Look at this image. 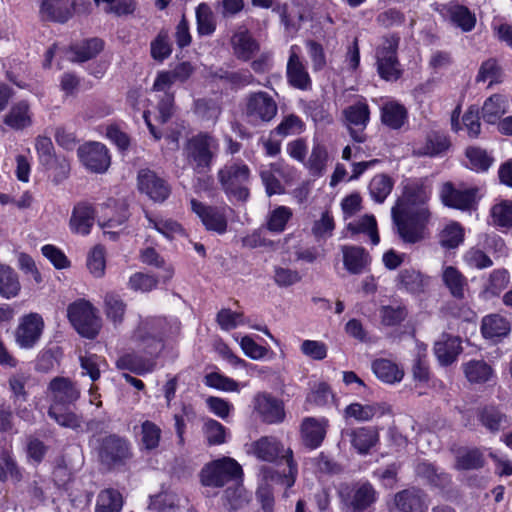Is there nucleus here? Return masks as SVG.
<instances>
[{
    "label": "nucleus",
    "mask_w": 512,
    "mask_h": 512,
    "mask_svg": "<svg viewBox=\"0 0 512 512\" xmlns=\"http://www.w3.org/2000/svg\"><path fill=\"white\" fill-rule=\"evenodd\" d=\"M377 498L378 493L370 483L356 484L351 498L353 512H364L376 502Z\"/></svg>",
    "instance_id": "32"
},
{
    "label": "nucleus",
    "mask_w": 512,
    "mask_h": 512,
    "mask_svg": "<svg viewBox=\"0 0 512 512\" xmlns=\"http://www.w3.org/2000/svg\"><path fill=\"white\" fill-rule=\"evenodd\" d=\"M342 113L351 138L357 143L365 142V129L370 120L368 104L365 101H358L347 106Z\"/></svg>",
    "instance_id": "9"
},
{
    "label": "nucleus",
    "mask_w": 512,
    "mask_h": 512,
    "mask_svg": "<svg viewBox=\"0 0 512 512\" xmlns=\"http://www.w3.org/2000/svg\"><path fill=\"white\" fill-rule=\"evenodd\" d=\"M81 163L91 172L103 173L110 166V155L106 146L99 142H89L77 150Z\"/></svg>",
    "instance_id": "13"
},
{
    "label": "nucleus",
    "mask_w": 512,
    "mask_h": 512,
    "mask_svg": "<svg viewBox=\"0 0 512 512\" xmlns=\"http://www.w3.org/2000/svg\"><path fill=\"white\" fill-rule=\"evenodd\" d=\"M291 217L292 211L290 208L279 206L271 212L267 227L270 231L282 232Z\"/></svg>",
    "instance_id": "63"
},
{
    "label": "nucleus",
    "mask_w": 512,
    "mask_h": 512,
    "mask_svg": "<svg viewBox=\"0 0 512 512\" xmlns=\"http://www.w3.org/2000/svg\"><path fill=\"white\" fill-rule=\"evenodd\" d=\"M231 44L237 58L244 61L249 60L258 51L259 46L245 29H240L234 33Z\"/></svg>",
    "instance_id": "34"
},
{
    "label": "nucleus",
    "mask_w": 512,
    "mask_h": 512,
    "mask_svg": "<svg viewBox=\"0 0 512 512\" xmlns=\"http://www.w3.org/2000/svg\"><path fill=\"white\" fill-rule=\"evenodd\" d=\"M277 111L276 101L267 92H253L246 98L245 112L253 121L270 122L277 115Z\"/></svg>",
    "instance_id": "10"
},
{
    "label": "nucleus",
    "mask_w": 512,
    "mask_h": 512,
    "mask_svg": "<svg viewBox=\"0 0 512 512\" xmlns=\"http://www.w3.org/2000/svg\"><path fill=\"white\" fill-rule=\"evenodd\" d=\"M477 188L458 189L450 182L443 184L441 199L444 205L466 211L476 204Z\"/></svg>",
    "instance_id": "17"
},
{
    "label": "nucleus",
    "mask_w": 512,
    "mask_h": 512,
    "mask_svg": "<svg viewBox=\"0 0 512 512\" xmlns=\"http://www.w3.org/2000/svg\"><path fill=\"white\" fill-rule=\"evenodd\" d=\"M20 282L17 274L7 265L0 264V294L9 299L18 295Z\"/></svg>",
    "instance_id": "40"
},
{
    "label": "nucleus",
    "mask_w": 512,
    "mask_h": 512,
    "mask_svg": "<svg viewBox=\"0 0 512 512\" xmlns=\"http://www.w3.org/2000/svg\"><path fill=\"white\" fill-rule=\"evenodd\" d=\"M141 442L145 449L154 450L159 446L161 429L155 423L146 420L141 424Z\"/></svg>",
    "instance_id": "57"
},
{
    "label": "nucleus",
    "mask_w": 512,
    "mask_h": 512,
    "mask_svg": "<svg viewBox=\"0 0 512 512\" xmlns=\"http://www.w3.org/2000/svg\"><path fill=\"white\" fill-rule=\"evenodd\" d=\"M241 466L232 458L223 457L206 464L200 472L202 485L223 487L227 482L241 476Z\"/></svg>",
    "instance_id": "5"
},
{
    "label": "nucleus",
    "mask_w": 512,
    "mask_h": 512,
    "mask_svg": "<svg viewBox=\"0 0 512 512\" xmlns=\"http://www.w3.org/2000/svg\"><path fill=\"white\" fill-rule=\"evenodd\" d=\"M192 211L201 219L208 231L224 234L227 231L228 219L226 207L206 205L196 199L191 200Z\"/></svg>",
    "instance_id": "12"
},
{
    "label": "nucleus",
    "mask_w": 512,
    "mask_h": 512,
    "mask_svg": "<svg viewBox=\"0 0 512 512\" xmlns=\"http://www.w3.org/2000/svg\"><path fill=\"white\" fill-rule=\"evenodd\" d=\"M164 334L163 324L160 319H152L142 322L134 333V340L138 348L154 358L163 348L162 336Z\"/></svg>",
    "instance_id": "8"
},
{
    "label": "nucleus",
    "mask_w": 512,
    "mask_h": 512,
    "mask_svg": "<svg viewBox=\"0 0 512 512\" xmlns=\"http://www.w3.org/2000/svg\"><path fill=\"white\" fill-rule=\"evenodd\" d=\"M122 505L123 499L119 491L108 488L99 493L95 512H120Z\"/></svg>",
    "instance_id": "43"
},
{
    "label": "nucleus",
    "mask_w": 512,
    "mask_h": 512,
    "mask_svg": "<svg viewBox=\"0 0 512 512\" xmlns=\"http://www.w3.org/2000/svg\"><path fill=\"white\" fill-rule=\"evenodd\" d=\"M251 447L253 454L262 461L274 462L280 457L286 460L288 467L287 474L280 475L272 469L267 468L263 470L265 479L279 481L287 488L294 485L297 475V464L293 460V452L290 448L285 449L281 441L273 436H263L253 442Z\"/></svg>",
    "instance_id": "2"
},
{
    "label": "nucleus",
    "mask_w": 512,
    "mask_h": 512,
    "mask_svg": "<svg viewBox=\"0 0 512 512\" xmlns=\"http://www.w3.org/2000/svg\"><path fill=\"white\" fill-rule=\"evenodd\" d=\"M95 221V211L88 203L77 204L70 218V229L73 233L88 235Z\"/></svg>",
    "instance_id": "23"
},
{
    "label": "nucleus",
    "mask_w": 512,
    "mask_h": 512,
    "mask_svg": "<svg viewBox=\"0 0 512 512\" xmlns=\"http://www.w3.org/2000/svg\"><path fill=\"white\" fill-rule=\"evenodd\" d=\"M463 368L466 378L471 383L487 382L493 374L490 365L483 360H471L465 363Z\"/></svg>",
    "instance_id": "42"
},
{
    "label": "nucleus",
    "mask_w": 512,
    "mask_h": 512,
    "mask_svg": "<svg viewBox=\"0 0 512 512\" xmlns=\"http://www.w3.org/2000/svg\"><path fill=\"white\" fill-rule=\"evenodd\" d=\"M138 186L141 192L147 194L155 202L165 201L171 191L166 181L149 169L139 171Z\"/></svg>",
    "instance_id": "19"
},
{
    "label": "nucleus",
    "mask_w": 512,
    "mask_h": 512,
    "mask_svg": "<svg viewBox=\"0 0 512 512\" xmlns=\"http://www.w3.org/2000/svg\"><path fill=\"white\" fill-rule=\"evenodd\" d=\"M197 30L200 35H210L215 30L213 13L206 3L196 8Z\"/></svg>",
    "instance_id": "55"
},
{
    "label": "nucleus",
    "mask_w": 512,
    "mask_h": 512,
    "mask_svg": "<svg viewBox=\"0 0 512 512\" xmlns=\"http://www.w3.org/2000/svg\"><path fill=\"white\" fill-rule=\"evenodd\" d=\"M451 21L463 31H470L474 28L476 19L468 8L460 5L452 6L449 9Z\"/></svg>",
    "instance_id": "54"
},
{
    "label": "nucleus",
    "mask_w": 512,
    "mask_h": 512,
    "mask_svg": "<svg viewBox=\"0 0 512 512\" xmlns=\"http://www.w3.org/2000/svg\"><path fill=\"white\" fill-rule=\"evenodd\" d=\"M407 109L396 101H388L381 107V122L390 129L398 130L407 121Z\"/></svg>",
    "instance_id": "29"
},
{
    "label": "nucleus",
    "mask_w": 512,
    "mask_h": 512,
    "mask_svg": "<svg viewBox=\"0 0 512 512\" xmlns=\"http://www.w3.org/2000/svg\"><path fill=\"white\" fill-rule=\"evenodd\" d=\"M509 102L501 94H493L487 98L482 106V118L486 123L496 124L507 113Z\"/></svg>",
    "instance_id": "31"
},
{
    "label": "nucleus",
    "mask_w": 512,
    "mask_h": 512,
    "mask_svg": "<svg viewBox=\"0 0 512 512\" xmlns=\"http://www.w3.org/2000/svg\"><path fill=\"white\" fill-rule=\"evenodd\" d=\"M218 151V140L209 133L201 132L186 142L183 155L187 165L200 175L210 171Z\"/></svg>",
    "instance_id": "3"
},
{
    "label": "nucleus",
    "mask_w": 512,
    "mask_h": 512,
    "mask_svg": "<svg viewBox=\"0 0 512 512\" xmlns=\"http://www.w3.org/2000/svg\"><path fill=\"white\" fill-rule=\"evenodd\" d=\"M69 406L50 405L48 415L60 426L77 429L81 427L82 417L68 409Z\"/></svg>",
    "instance_id": "41"
},
{
    "label": "nucleus",
    "mask_w": 512,
    "mask_h": 512,
    "mask_svg": "<svg viewBox=\"0 0 512 512\" xmlns=\"http://www.w3.org/2000/svg\"><path fill=\"white\" fill-rule=\"evenodd\" d=\"M217 178L229 199L245 202L249 197L250 169L243 161L226 163L217 173Z\"/></svg>",
    "instance_id": "4"
},
{
    "label": "nucleus",
    "mask_w": 512,
    "mask_h": 512,
    "mask_svg": "<svg viewBox=\"0 0 512 512\" xmlns=\"http://www.w3.org/2000/svg\"><path fill=\"white\" fill-rule=\"evenodd\" d=\"M286 74L289 84L300 90L311 88V78L299 55V47L292 45L289 50Z\"/></svg>",
    "instance_id": "18"
},
{
    "label": "nucleus",
    "mask_w": 512,
    "mask_h": 512,
    "mask_svg": "<svg viewBox=\"0 0 512 512\" xmlns=\"http://www.w3.org/2000/svg\"><path fill=\"white\" fill-rule=\"evenodd\" d=\"M461 352V339L458 336L442 334L434 345V353L442 365L454 362Z\"/></svg>",
    "instance_id": "24"
},
{
    "label": "nucleus",
    "mask_w": 512,
    "mask_h": 512,
    "mask_svg": "<svg viewBox=\"0 0 512 512\" xmlns=\"http://www.w3.org/2000/svg\"><path fill=\"white\" fill-rule=\"evenodd\" d=\"M19 482L22 479V473L14 458L6 451L0 456V481L7 480Z\"/></svg>",
    "instance_id": "52"
},
{
    "label": "nucleus",
    "mask_w": 512,
    "mask_h": 512,
    "mask_svg": "<svg viewBox=\"0 0 512 512\" xmlns=\"http://www.w3.org/2000/svg\"><path fill=\"white\" fill-rule=\"evenodd\" d=\"M342 442L350 445L360 454H366L377 443L378 433L370 427H359L342 431Z\"/></svg>",
    "instance_id": "21"
},
{
    "label": "nucleus",
    "mask_w": 512,
    "mask_h": 512,
    "mask_svg": "<svg viewBox=\"0 0 512 512\" xmlns=\"http://www.w3.org/2000/svg\"><path fill=\"white\" fill-rule=\"evenodd\" d=\"M253 408L259 418L267 424H278L284 421L285 411L282 401L269 393H257L253 398Z\"/></svg>",
    "instance_id": "15"
},
{
    "label": "nucleus",
    "mask_w": 512,
    "mask_h": 512,
    "mask_svg": "<svg viewBox=\"0 0 512 512\" xmlns=\"http://www.w3.org/2000/svg\"><path fill=\"white\" fill-rule=\"evenodd\" d=\"M48 391L51 397V405L70 406L74 404L81 395L77 385L67 377H55L49 385Z\"/></svg>",
    "instance_id": "16"
},
{
    "label": "nucleus",
    "mask_w": 512,
    "mask_h": 512,
    "mask_svg": "<svg viewBox=\"0 0 512 512\" xmlns=\"http://www.w3.org/2000/svg\"><path fill=\"white\" fill-rule=\"evenodd\" d=\"M151 57L156 61H164L172 53V45L167 30H161L150 45Z\"/></svg>",
    "instance_id": "50"
},
{
    "label": "nucleus",
    "mask_w": 512,
    "mask_h": 512,
    "mask_svg": "<svg viewBox=\"0 0 512 512\" xmlns=\"http://www.w3.org/2000/svg\"><path fill=\"white\" fill-rule=\"evenodd\" d=\"M466 156L472 169L476 171H487L493 163V158L485 150L478 147L467 148Z\"/></svg>",
    "instance_id": "61"
},
{
    "label": "nucleus",
    "mask_w": 512,
    "mask_h": 512,
    "mask_svg": "<svg viewBox=\"0 0 512 512\" xmlns=\"http://www.w3.org/2000/svg\"><path fill=\"white\" fill-rule=\"evenodd\" d=\"M428 197L422 186H409L406 187L403 198L392 208V219L404 242L413 244L424 238L423 232L429 211L423 204Z\"/></svg>",
    "instance_id": "1"
},
{
    "label": "nucleus",
    "mask_w": 512,
    "mask_h": 512,
    "mask_svg": "<svg viewBox=\"0 0 512 512\" xmlns=\"http://www.w3.org/2000/svg\"><path fill=\"white\" fill-rule=\"evenodd\" d=\"M485 459L479 449H467L458 453L456 468L459 470H475L484 466Z\"/></svg>",
    "instance_id": "47"
},
{
    "label": "nucleus",
    "mask_w": 512,
    "mask_h": 512,
    "mask_svg": "<svg viewBox=\"0 0 512 512\" xmlns=\"http://www.w3.org/2000/svg\"><path fill=\"white\" fill-rule=\"evenodd\" d=\"M450 147L448 137L440 131H431L427 134L425 142L414 150L418 156H438Z\"/></svg>",
    "instance_id": "28"
},
{
    "label": "nucleus",
    "mask_w": 512,
    "mask_h": 512,
    "mask_svg": "<svg viewBox=\"0 0 512 512\" xmlns=\"http://www.w3.org/2000/svg\"><path fill=\"white\" fill-rule=\"evenodd\" d=\"M464 238L462 227L458 223L448 225L440 235V243L446 248H456Z\"/></svg>",
    "instance_id": "64"
},
{
    "label": "nucleus",
    "mask_w": 512,
    "mask_h": 512,
    "mask_svg": "<svg viewBox=\"0 0 512 512\" xmlns=\"http://www.w3.org/2000/svg\"><path fill=\"white\" fill-rule=\"evenodd\" d=\"M389 412L385 403L361 404L352 403L345 408V417L354 418L359 422L370 421L375 416H382Z\"/></svg>",
    "instance_id": "27"
},
{
    "label": "nucleus",
    "mask_w": 512,
    "mask_h": 512,
    "mask_svg": "<svg viewBox=\"0 0 512 512\" xmlns=\"http://www.w3.org/2000/svg\"><path fill=\"white\" fill-rule=\"evenodd\" d=\"M393 504L398 512H427L430 498L424 490L412 486L397 492Z\"/></svg>",
    "instance_id": "14"
},
{
    "label": "nucleus",
    "mask_w": 512,
    "mask_h": 512,
    "mask_svg": "<svg viewBox=\"0 0 512 512\" xmlns=\"http://www.w3.org/2000/svg\"><path fill=\"white\" fill-rule=\"evenodd\" d=\"M348 230L352 233H368L371 242L376 245L379 243L380 238L377 232V223L372 215L363 216L356 224L349 223L347 226Z\"/></svg>",
    "instance_id": "56"
},
{
    "label": "nucleus",
    "mask_w": 512,
    "mask_h": 512,
    "mask_svg": "<svg viewBox=\"0 0 512 512\" xmlns=\"http://www.w3.org/2000/svg\"><path fill=\"white\" fill-rule=\"evenodd\" d=\"M475 81L477 83L489 81V86L502 81V69L496 59L490 58L482 62Z\"/></svg>",
    "instance_id": "48"
},
{
    "label": "nucleus",
    "mask_w": 512,
    "mask_h": 512,
    "mask_svg": "<svg viewBox=\"0 0 512 512\" xmlns=\"http://www.w3.org/2000/svg\"><path fill=\"white\" fill-rule=\"evenodd\" d=\"M104 43L99 38H91L70 48L71 61L86 62L96 57L103 49Z\"/></svg>",
    "instance_id": "37"
},
{
    "label": "nucleus",
    "mask_w": 512,
    "mask_h": 512,
    "mask_svg": "<svg viewBox=\"0 0 512 512\" xmlns=\"http://www.w3.org/2000/svg\"><path fill=\"white\" fill-rule=\"evenodd\" d=\"M4 123L14 130L25 129L32 124V113L27 101L15 103L4 117Z\"/></svg>",
    "instance_id": "30"
},
{
    "label": "nucleus",
    "mask_w": 512,
    "mask_h": 512,
    "mask_svg": "<svg viewBox=\"0 0 512 512\" xmlns=\"http://www.w3.org/2000/svg\"><path fill=\"white\" fill-rule=\"evenodd\" d=\"M73 10V5L63 0H42L39 12L42 20L65 23L72 17Z\"/></svg>",
    "instance_id": "25"
},
{
    "label": "nucleus",
    "mask_w": 512,
    "mask_h": 512,
    "mask_svg": "<svg viewBox=\"0 0 512 512\" xmlns=\"http://www.w3.org/2000/svg\"><path fill=\"white\" fill-rule=\"evenodd\" d=\"M156 361L154 358L142 357L136 353H125L116 361L119 370H128L137 375H144L154 370Z\"/></svg>",
    "instance_id": "26"
},
{
    "label": "nucleus",
    "mask_w": 512,
    "mask_h": 512,
    "mask_svg": "<svg viewBox=\"0 0 512 512\" xmlns=\"http://www.w3.org/2000/svg\"><path fill=\"white\" fill-rule=\"evenodd\" d=\"M328 154L326 148L320 143L313 145L311 154L303 165L310 171L312 175H322L326 168Z\"/></svg>",
    "instance_id": "45"
},
{
    "label": "nucleus",
    "mask_w": 512,
    "mask_h": 512,
    "mask_svg": "<svg viewBox=\"0 0 512 512\" xmlns=\"http://www.w3.org/2000/svg\"><path fill=\"white\" fill-rule=\"evenodd\" d=\"M328 420L325 418L306 417L300 425L301 439L305 447L318 448L327 433Z\"/></svg>",
    "instance_id": "20"
},
{
    "label": "nucleus",
    "mask_w": 512,
    "mask_h": 512,
    "mask_svg": "<svg viewBox=\"0 0 512 512\" xmlns=\"http://www.w3.org/2000/svg\"><path fill=\"white\" fill-rule=\"evenodd\" d=\"M343 256V265L351 274L363 273L370 264L369 253L360 246L342 245L340 247Z\"/></svg>",
    "instance_id": "22"
},
{
    "label": "nucleus",
    "mask_w": 512,
    "mask_h": 512,
    "mask_svg": "<svg viewBox=\"0 0 512 512\" xmlns=\"http://www.w3.org/2000/svg\"><path fill=\"white\" fill-rule=\"evenodd\" d=\"M491 218L495 226L512 228V201L503 200L491 208Z\"/></svg>",
    "instance_id": "49"
},
{
    "label": "nucleus",
    "mask_w": 512,
    "mask_h": 512,
    "mask_svg": "<svg viewBox=\"0 0 512 512\" xmlns=\"http://www.w3.org/2000/svg\"><path fill=\"white\" fill-rule=\"evenodd\" d=\"M126 305L122 299L114 294L108 293L105 296V312L109 319L115 324L122 322Z\"/></svg>",
    "instance_id": "60"
},
{
    "label": "nucleus",
    "mask_w": 512,
    "mask_h": 512,
    "mask_svg": "<svg viewBox=\"0 0 512 512\" xmlns=\"http://www.w3.org/2000/svg\"><path fill=\"white\" fill-rule=\"evenodd\" d=\"M407 316L404 306H382L380 308L381 323L385 326H396L400 324Z\"/></svg>",
    "instance_id": "62"
},
{
    "label": "nucleus",
    "mask_w": 512,
    "mask_h": 512,
    "mask_svg": "<svg viewBox=\"0 0 512 512\" xmlns=\"http://www.w3.org/2000/svg\"><path fill=\"white\" fill-rule=\"evenodd\" d=\"M44 330V320L38 313H29L20 318L15 330V341L24 349L33 348Z\"/></svg>",
    "instance_id": "11"
},
{
    "label": "nucleus",
    "mask_w": 512,
    "mask_h": 512,
    "mask_svg": "<svg viewBox=\"0 0 512 512\" xmlns=\"http://www.w3.org/2000/svg\"><path fill=\"white\" fill-rule=\"evenodd\" d=\"M127 219V209L124 205H121L116 217L102 216L98 219V225L103 229L105 235H108L110 239L115 240L119 232L112 231L111 229L121 226Z\"/></svg>",
    "instance_id": "53"
},
{
    "label": "nucleus",
    "mask_w": 512,
    "mask_h": 512,
    "mask_svg": "<svg viewBox=\"0 0 512 512\" xmlns=\"http://www.w3.org/2000/svg\"><path fill=\"white\" fill-rule=\"evenodd\" d=\"M428 279L414 269H403L397 276V286L411 294H420L425 291Z\"/></svg>",
    "instance_id": "35"
},
{
    "label": "nucleus",
    "mask_w": 512,
    "mask_h": 512,
    "mask_svg": "<svg viewBox=\"0 0 512 512\" xmlns=\"http://www.w3.org/2000/svg\"><path fill=\"white\" fill-rule=\"evenodd\" d=\"M481 330L485 338L504 337L510 332V323L505 317L492 314L483 318Z\"/></svg>",
    "instance_id": "39"
},
{
    "label": "nucleus",
    "mask_w": 512,
    "mask_h": 512,
    "mask_svg": "<svg viewBox=\"0 0 512 512\" xmlns=\"http://www.w3.org/2000/svg\"><path fill=\"white\" fill-rule=\"evenodd\" d=\"M97 451L99 461L109 469L124 465L131 457L129 442L115 434L100 439Z\"/></svg>",
    "instance_id": "7"
},
{
    "label": "nucleus",
    "mask_w": 512,
    "mask_h": 512,
    "mask_svg": "<svg viewBox=\"0 0 512 512\" xmlns=\"http://www.w3.org/2000/svg\"><path fill=\"white\" fill-rule=\"evenodd\" d=\"M478 420L490 432H498L508 426V418L498 407L488 405L478 411Z\"/></svg>",
    "instance_id": "33"
},
{
    "label": "nucleus",
    "mask_w": 512,
    "mask_h": 512,
    "mask_svg": "<svg viewBox=\"0 0 512 512\" xmlns=\"http://www.w3.org/2000/svg\"><path fill=\"white\" fill-rule=\"evenodd\" d=\"M67 316L79 334L87 338H94L100 329V321L94 307L88 301L80 299L70 304Z\"/></svg>",
    "instance_id": "6"
},
{
    "label": "nucleus",
    "mask_w": 512,
    "mask_h": 512,
    "mask_svg": "<svg viewBox=\"0 0 512 512\" xmlns=\"http://www.w3.org/2000/svg\"><path fill=\"white\" fill-rule=\"evenodd\" d=\"M335 221L329 211H324L321 217L313 222L311 232L317 241L326 240L332 236Z\"/></svg>",
    "instance_id": "51"
},
{
    "label": "nucleus",
    "mask_w": 512,
    "mask_h": 512,
    "mask_svg": "<svg viewBox=\"0 0 512 512\" xmlns=\"http://www.w3.org/2000/svg\"><path fill=\"white\" fill-rule=\"evenodd\" d=\"M140 260L142 263L157 268H162L163 273L161 278L163 281H169L174 275V268L170 264H166L163 257L152 247H147L140 252Z\"/></svg>",
    "instance_id": "46"
},
{
    "label": "nucleus",
    "mask_w": 512,
    "mask_h": 512,
    "mask_svg": "<svg viewBox=\"0 0 512 512\" xmlns=\"http://www.w3.org/2000/svg\"><path fill=\"white\" fill-rule=\"evenodd\" d=\"M442 279L454 298H464V291L468 286V282L465 276L457 268L453 266L445 267L442 272Z\"/></svg>",
    "instance_id": "38"
},
{
    "label": "nucleus",
    "mask_w": 512,
    "mask_h": 512,
    "mask_svg": "<svg viewBox=\"0 0 512 512\" xmlns=\"http://www.w3.org/2000/svg\"><path fill=\"white\" fill-rule=\"evenodd\" d=\"M179 498L171 492H163L151 497L149 508L158 512H175Z\"/></svg>",
    "instance_id": "58"
},
{
    "label": "nucleus",
    "mask_w": 512,
    "mask_h": 512,
    "mask_svg": "<svg viewBox=\"0 0 512 512\" xmlns=\"http://www.w3.org/2000/svg\"><path fill=\"white\" fill-rule=\"evenodd\" d=\"M372 370L378 379L388 384L400 382L404 376V371L396 363L383 358L373 361Z\"/></svg>",
    "instance_id": "36"
},
{
    "label": "nucleus",
    "mask_w": 512,
    "mask_h": 512,
    "mask_svg": "<svg viewBox=\"0 0 512 512\" xmlns=\"http://www.w3.org/2000/svg\"><path fill=\"white\" fill-rule=\"evenodd\" d=\"M392 179L385 174L375 175L369 183V193L377 203H383L393 188Z\"/></svg>",
    "instance_id": "44"
},
{
    "label": "nucleus",
    "mask_w": 512,
    "mask_h": 512,
    "mask_svg": "<svg viewBox=\"0 0 512 512\" xmlns=\"http://www.w3.org/2000/svg\"><path fill=\"white\" fill-rule=\"evenodd\" d=\"M203 433L209 445H221L226 441V428L214 419L205 421Z\"/></svg>",
    "instance_id": "59"
}]
</instances>
